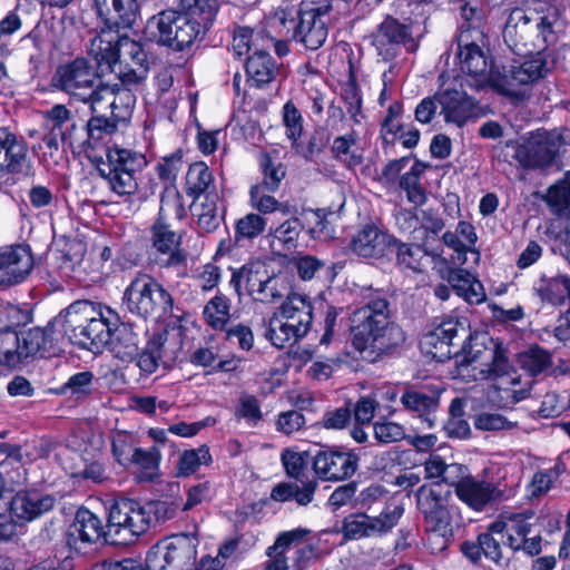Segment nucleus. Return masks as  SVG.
I'll use <instances>...</instances> for the list:
<instances>
[{
    "label": "nucleus",
    "mask_w": 570,
    "mask_h": 570,
    "mask_svg": "<svg viewBox=\"0 0 570 570\" xmlns=\"http://www.w3.org/2000/svg\"><path fill=\"white\" fill-rule=\"evenodd\" d=\"M350 331L357 351L376 355L395 352L406 340L403 328L392 320L386 296L379 293L372 294L364 306L353 312Z\"/></svg>",
    "instance_id": "1"
},
{
    "label": "nucleus",
    "mask_w": 570,
    "mask_h": 570,
    "mask_svg": "<svg viewBox=\"0 0 570 570\" xmlns=\"http://www.w3.org/2000/svg\"><path fill=\"white\" fill-rule=\"evenodd\" d=\"M556 10L541 14L532 8H513L503 28V40L515 53L543 52L558 40Z\"/></svg>",
    "instance_id": "2"
},
{
    "label": "nucleus",
    "mask_w": 570,
    "mask_h": 570,
    "mask_svg": "<svg viewBox=\"0 0 570 570\" xmlns=\"http://www.w3.org/2000/svg\"><path fill=\"white\" fill-rule=\"evenodd\" d=\"M514 149L513 159L525 169H546L570 158L569 129H538L529 134L522 142H508Z\"/></svg>",
    "instance_id": "3"
},
{
    "label": "nucleus",
    "mask_w": 570,
    "mask_h": 570,
    "mask_svg": "<svg viewBox=\"0 0 570 570\" xmlns=\"http://www.w3.org/2000/svg\"><path fill=\"white\" fill-rule=\"evenodd\" d=\"M206 20L188 10H163L148 19L146 32L157 43L183 51L203 39L212 24Z\"/></svg>",
    "instance_id": "4"
},
{
    "label": "nucleus",
    "mask_w": 570,
    "mask_h": 570,
    "mask_svg": "<svg viewBox=\"0 0 570 570\" xmlns=\"http://www.w3.org/2000/svg\"><path fill=\"white\" fill-rule=\"evenodd\" d=\"M53 83L71 99L89 105L90 111H100V104L112 97L110 86L104 85L82 58L60 66L53 76Z\"/></svg>",
    "instance_id": "5"
},
{
    "label": "nucleus",
    "mask_w": 570,
    "mask_h": 570,
    "mask_svg": "<svg viewBox=\"0 0 570 570\" xmlns=\"http://www.w3.org/2000/svg\"><path fill=\"white\" fill-rule=\"evenodd\" d=\"M122 302L127 309L145 320L171 316L174 297L153 275L137 272L125 288Z\"/></svg>",
    "instance_id": "6"
},
{
    "label": "nucleus",
    "mask_w": 570,
    "mask_h": 570,
    "mask_svg": "<svg viewBox=\"0 0 570 570\" xmlns=\"http://www.w3.org/2000/svg\"><path fill=\"white\" fill-rule=\"evenodd\" d=\"M229 284L239 297L242 288L245 287L254 301L265 304L276 303L289 294L285 278L271 275L262 262H250L233 268Z\"/></svg>",
    "instance_id": "7"
},
{
    "label": "nucleus",
    "mask_w": 570,
    "mask_h": 570,
    "mask_svg": "<svg viewBox=\"0 0 570 570\" xmlns=\"http://www.w3.org/2000/svg\"><path fill=\"white\" fill-rule=\"evenodd\" d=\"M146 164L141 154L114 146L108 148L106 160L100 161L97 169L115 194L131 196L138 189L136 175Z\"/></svg>",
    "instance_id": "8"
},
{
    "label": "nucleus",
    "mask_w": 570,
    "mask_h": 570,
    "mask_svg": "<svg viewBox=\"0 0 570 570\" xmlns=\"http://www.w3.org/2000/svg\"><path fill=\"white\" fill-rule=\"evenodd\" d=\"M149 510L139 502L121 498L109 510L106 524V542L127 544L144 534L150 527Z\"/></svg>",
    "instance_id": "9"
},
{
    "label": "nucleus",
    "mask_w": 570,
    "mask_h": 570,
    "mask_svg": "<svg viewBox=\"0 0 570 570\" xmlns=\"http://www.w3.org/2000/svg\"><path fill=\"white\" fill-rule=\"evenodd\" d=\"M150 263L160 271H175L179 276L187 274L188 253L183 247V235L171 224L154 222L149 227Z\"/></svg>",
    "instance_id": "10"
},
{
    "label": "nucleus",
    "mask_w": 570,
    "mask_h": 570,
    "mask_svg": "<svg viewBox=\"0 0 570 570\" xmlns=\"http://www.w3.org/2000/svg\"><path fill=\"white\" fill-rule=\"evenodd\" d=\"M539 518L532 510L522 512H503L499 520L491 523L492 531L498 532L500 539L507 534V544L515 552H523L528 556H537L541 552V533H533L531 539L524 540V533L534 532L538 528Z\"/></svg>",
    "instance_id": "11"
},
{
    "label": "nucleus",
    "mask_w": 570,
    "mask_h": 570,
    "mask_svg": "<svg viewBox=\"0 0 570 570\" xmlns=\"http://www.w3.org/2000/svg\"><path fill=\"white\" fill-rule=\"evenodd\" d=\"M195 541L187 534H178L158 542L147 553V569L191 570L196 561Z\"/></svg>",
    "instance_id": "12"
},
{
    "label": "nucleus",
    "mask_w": 570,
    "mask_h": 570,
    "mask_svg": "<svg viewBox=\"0 0 570 570\" xmlns=\"http://www.w3.org/2000/svg\"><path fill=\"white\" fill-rule=\"evenodd\" d=\"M404 509L401 505L386 508L376 517L365 512L351 513L344 518L341 532L345 540H360L390 532L399 522Z\"/></svg>",
    "instance_id": "13"
},
{
    "label": "nucleus",
    "mask_w": 570,
    "mask_h": 570,
    "mask_svg": "<svg viewBox=\"0 0 570 570\" xmlns=\"http://www.w3.org/2000/svg\"><path fill=\"white\" fill-rule=\"evenodd\" d=\"M331 10V2L302 6L297 11L298 21L294 26L293 39L309 50L321 48L327 39V17Z\"/></svg>",
    "instance_id": "14"
},
{
    "label": "nucleus",
    "mask_w": 570,
    "mask_h": 570,
    "mask_svg": "<svg viewBox=\"0 0 570 570\" xmlns=\"http://www.w3.org/2000/svg\"><path fill=\"white\" fill-rule=\"evenodd\" d=\"M118 51L119 60L115 75L125 86H138L149 72L150 62L147 51L139 41L128 36L120 41Z\"/></svg>",
    "instance_id": "15"
},
{
    "label": "nucleus",
    "mask_w": 570,
    "mask_h": 570,
    "mask_svg": "<svg viewBox=\"0 0 570 570\" xmlns=\"http://www.w3.org/2000/svg\"><path fill=\"white\" fill-rule=\"evenodd\" d=\"M360 458L350 450L328 448L313 459V470L322 481L338 482L350 479L358 469Z\"/></svg>",
    "instance_id": "16"
},
{
    "label": "nucleus",
    "mask_w": 570,
    "mask_h": 570,
    "mask_svg": "<svg viewBox=\"0 0 570 570\" xmlns=\"http://www.w3.org/2000/svg\"><path fill=\"white\" fill-rule=\"evenodd\" d=\"M450 490L440 482L424 484L416 492V504L424 515L425 527L444 529L451 523V514L448 509Z\"/></svg>",
    "instance_id": "17"
},
{
    "label": "nucleus",
    "mask_w": 570,
    "mask_h": 570,
    "mask_svg": "<svg viewBox=\"0 0 570 570\" xmlns=\"http://www.w3.org/2000/svg\"><path fill=\"white\" fill-rule=\"evenodd\" d=\"M459 336L466 337L463 324L458 320H445L422 337L421 350L438 362H445L452 355L459 356V352L453 351L454 340Z\"/></svg>",
    "instance_id": "18"
},
{
    "label": "nucleus",
    "mask_w": 570,
    "mask_h": 570,
    "mask_svg": "<svg viewBox=\"0 0 570 570\" xmlns=\"http://www.w3.org/2000/svg\"><path fill=\"white\" fill-rule=\"evenodd\" d=\"M373 46L385 61L393 60L401 49L413 43L411 29L397 19L387 17L373 33Z\"/></svg>",
    "instance_id": "19"
},
{
    "label": "nucleus",
    "mask_w": 570,
    "mask_h": 570,
    "mask_svg": "<svg viewBox=\"0 0 570 570\" xmlns=\"http://www.w3.org/2000/svg\"><path fill=\"white\" fill-rule=\"evenodd\" d=\"M485 37L483 30L474 29L469 32H460L458 36V57L461 70L473 77L485 78L488 73V60L483 51Z\"/></svg>",
    "instance_id": "20"
},
{
    "label": "nucleus",
    "mask_w": 570,
    "mask_h": 570,
    "mask_svg": "<svg viewBox=\"0 0 570 570\" xmlns=\"http://www.w3.org/2000/svg\"><path fill=\"white\" fill-rule=\"evenodd\" d=\"M435 98L441 106V114L446 122L462 127L470 119L478 118L481 115L479 104L464 91L448 88L438 91Z\"/></svg>",
    "instance_id": "21"
},
{
    "label": "nucleus",
    "mask_w": 570,
    "mask_h": 570,
    "mask_svg": "<svg viewBox=\"0 0 570 570\" xmlns=\"http://www.w3.org/2000/svg\"><path fill=\"white\" fill-rule=\"evenodd\" d=\"M101 538L106 540V527H102L101 520L88 509H79L68 532L70 549L86 553V548Z\"/></svg>",
    "instance_id": "22"
},
{
    "label": "nucleus",
    "mask_w": 570,
    "mask_h": 570,
    "mask_svg": "<svg viewBox=\"0 0 570 570\" xmlns=\"http://www.w3.org/2000/svg\"><path fill=\"white\" fill-rule=\"evenodd\" d=\"M33 258L28 246L16 245L0 249V286L18 284L30 274Z\"/></svg>",
    "instance_id": "23"
},
{
    "label": "nucleus",
    "mask_w": 570,
    "mask_h": 570,
    "mask_svg": "<svg viewBox=\"0 0 570 570\" xmlns=\"http://www.w3.org/2000/svg\"><path fill=\"white\" fill-rule=\"evenodd\" d=\"M55 498L37 490H20L10 500V513L17 523L24 524L40 518L55 507Z\"/></svg>",
    "instance_id": "24"
},
{
    "label": "nucleus",
    "mask_w": 570,
    "mask_h": 570,
    "mask_svg": "<svg viewBox=\"0 0 570 570\" xmlns=\"http://www.w3.org/2000/svg\"><path fill=\"white\" fill-rule=\"evenodd\" d=\"M124 37L126 35H119L117 30L107 27L90 39L88 55L96 61L100 73H115L119 60L118 48Z\"/></svg>",
    "instance_id": "25"
},
{
    "label": "nucleus",
    "mask_w": 570,
    "mask_h": 570,
    "mask_svg": "<svg viewBox=\"0 0 570 570\" xmlns=\"http://www.w3.org/2000/svg\"><path fill=\"white\" fill-rule=\"evenodd\" d=\"M100 306L89 301H77L69 305L58 317L63 333L73 344L85 340L83 333L92 320L100 316Z\"/></svg>",
    "instance_id": "26"
},
{
    "label": "nucleus",
    "mask_w": 570,
    "mask_h": 570,
    "mask_svg": "<svg viewBox=\"0 0 570 570\" xmlns=\"http://www.w3.org/2000/svg\"><path fill=\"white\" fill-rule=\"evenodd\" d=\"M521 63L520 66L512 67L509 75L504 77L507 88L504 92L509 96H520L522 94L518 86H525L538 81L543 78L552 68L553 61L548 59L543 52Z\"/></svg>",
    "instance_id": "27"
},
{
    "label": "nucleus",
    "mask_w": 570,
    "mask_h": 570,
    "mask_svg": "<svg viewBox=\"0 0 570 570\" xmlns=\"http://www.w3.org/2000/svg\"><path fill=\"white\" fill-rule=\"evenodd\" d=\"M441 390L438 386L421 389L409 387L401 396L402 405L410 412L416 413L429 428L435 422V412L440 405Z\"/></svg>",
    "instance_id": "28"
},
{
    "label": "nucleus",
    "mask_w": 570,
    "mask_h": 570,
    "mask_svg": "<svg viewBox=\"0 0 570 570\" xmlns=\"http://www.w3.org/2000/svg\"><path fill=\"white\" fill-rule=\"evenodd\" d=\"M120 318L116 312L109 307L101 308L100 316H97L92 320L90 325L87 326L82 335L85 340L78 342L77 345L95 354L100 353L110 342L112 331L118 326Z\"/></svg>",
    "instance_id": "29"
},
{
    "label": "nucleus",
    "mask_w": 570,
    "mask_h": 570,
    "mask_svg": "<svg viewBox=\"0 0 570 570\" xmlns=\"http://www.w3.org/2000/svg\"><path fill=\"white\" fill-rule=\"evenodd\" d=\"M98 16L108 28H129L139 13L138 0H94Z\"/></svg>",
    "instance_id": "30"
},
{
    "label": "nucleus",
    "mask_w": 570,
    "mask_h": 570,
    "mask_svg": "<svg viewBox=\"0 0 570 570\" xmlns=\"http://www.w3.org/2000/svg\"><path fill=\"white\" fill-rule=\"evenodd\" d=\"M453 485L459 499L476 511L482 510L500 495L494 484L473 476L456 479Z\"/></svg>",
    "instance_id": "31"
},
{
    "label": "nucleus",
    "mask_w": 570,
    "mask_h": 570,
    "mask_svg": "<svg viewBox=\"0 0 570 570\" xmlns=\"http://www.w3.org/2000/svg\"><path fill=\"white\" fill-rule=\"evenodd\" d=\"M28 147L22 138H18L8 128H0V169L11 173H23L29 168Z\"/></svg>",
    "instance_id": "32"
},
{
    "label": "nucleus",
    "mask_w": 570,
    "mask_h": 570,
    "mask_svg": "<svg viewBox=\"0 0 570 570\" xmlns=\"http://www.w3.org/2000/svg\"><path fill=\"white\" fill-rule=\"evenodd\" d=\"M276 312L304 336L308 333L313 322V307L307 296L291 293Z\"/></svg>",
    "instance_id": "33"
},
{
    "label": "nucleus",
    "mask_w": 570,
    "mask_h": 570,
    "mask_svg": "<svg viewBox=\"0 0 570 570\" xmlns=\"http://www.w3.org/2000/svg\"><path fill=\"white\" fill-rule=\"evenodd\" d=\"M387 236L374 226L360 230L351 242V249L364 258H379L385 254Z\"/></svg>",
    "instance_id": "34"
},
{
    "label": "nucleus",
    "mask_w": 570,
    "mask_h": 570,
    "mask_svg": "<svg viewBox=\"0 0 570 570\" xmlns=\"http://www.w3.org/2000/svg\"><path fill=\"white\" fill-rule=\"evenodd\" d=\"M441 254L440 247L430 248L426 242L421 245L401 243L397 245L396 261L404 268L422 272L426 266L428 257L435 261L441 257Z\"/></svg>",
    "instance_id": "35"
},
{
    "label": "nucleus",
    "mask_w": 570,
    "mask_h": 570,
    "mask_svg": "<svg viewBox=\"0 0 570 570\" xmlns=\"http://www.w3.org/2000/svg\"><path fill=\"white\" fill-rule=\"evenodd\" d=\"M45 128L57 135L63 145H72V135L77 129V122L71 111L65 105H55L43 112Z\"/></svg>",
    "instance_id": "36"
},
{
    "label": "nucleus",
    "mask_w": 570,
    "mask_h": 570,
    "mask_svg": "<svg viewBox=\"0 0 570 570\" xmlns=\"http://www.w3.org/2000/svg\"><path fill=\"white\" fill-rule=\"evenodd\" d=\"M246 72L256 87H262L275 79L278 66L265 49L256 48L247 58Z\"/></svg>",
    "instance_id": "37"
},
{
    "label": "nucleus",
    "mask_w": 570,
    "mask_h": 570,
    "mask_svg": "<svg viewBox=\"0 0 570 570\" xmlns=\"http://www.w3.org/2000/svg\"><path fill=\"white\" fill-rule=\"evenodd\" d=\"M448 283L466 302L481 303L485 298L482 284L466 269L456 268L449 271Z\"/></svg>",
    "instance_id": "38"
},
{
    "label": "nucleus",
    "mask_w": 570,
    "mask_h": 570,
    "mask_svg": "<svg viewBox=\"0 0 570 570\" xmlns=\"http://www.w3.org/2000/svg\"><path fill=\"white\" fill-rule=\"evenodd\" d=\"M317 485L318 483L315 479H307L302 485L282 482L273 488L271 498L277 502L295 500L297 504L304 507L313 501Z\"/></svg>",
    "instance_id": "39"
},
{
    "label": "nucleus",
    "mask_w": 570,
    "mask_h": 570,
    "mask_svg": "<svg viewBox=\"0 0 570 570\" xmlns=\"http://www.w3.org/2000/svg\"><path fill=\"white\" fill-rule=\"evenodd\" d=\"M20 354L23 361L35 356H46L52 348L51 338L46 330L35 327L18 332Z\"/></svg>",
    "instance_id": "40"
},
{
    "label": "nucleus",
    "mask_w": 570,
    "mask_h": 570,
    "mask_svg": "<svg viewBox=\"0 0 570 570\" xmlns=\"http://www.w3.org/2000/svg\"><path fill=\"white\" fill-rule=\"evenodd\" d=\"M535 292L543 302L561 306L567 299H570V277L568 275L543 276Z\"/></svg>",
    "instance_id": "41"
},
{
    "label": "nucleus",
    "mask_w": 570,
    "mask_h": 570,
    "mask_svg": "<svg viewBox=\"0 0 570 570\" xmlns=\"http://www.w3.org/2000/svg\"><path fill=\"white\" fill-rule=\"evenodd\" d=\"M331 151L333 157L347 168L352 169L363 161V149L357 145L354 130L338 136L333 140Z\"/></svg>",
    "instance_id": "42"
},
{
    "label": "nucleus",
    "mask_w": 570,
    "mask_h": 570,
    "mask_svg": "<svg viewBox=\"0 0 570 570\" xmlns=\"http://www.w3.org/2000/svg\"><path fill=\"white\" fill-rule=\"evenodd\" d=\"M265 337L277 348H284L287 344H293L304 337L295 326L288 323L275 311L268 320Z\"/></svg>",
    "instance_id": "43"
},
{
    "label": "nucleus",
    "mask_w": 570,
    "mask_h": 570,
    "mask_svg": "<svg viewBox=\"0 0 570 570\" xmlns=\"http://www.w3.org/2000/svg\"><path fill=\"white\" fill-rule=\"evenodd\" d=\"M112 89V97L109 100L102 101L104 111L109 110V117L119 124L127 122L132 112V105L135 96L128 88H119L118 85L110 87Z\"/></svg>",
    "instance_id": "44"
},
{
    "label": "nucleus",
    "mask_w": 570,
    "mask_h": 570,
    "mask_svg": "<svg viewBox=\"0 0 570 570\" xmlns=\"http://www.w3.org/2000/svg\"><path fill=\"white\" fill-rule=\"evenodd\" d=\"M114 355L125 362L134 361L138 355V336L131 328H114L112 336L108 345Z\"/></svg>",
    "instance_id": "45"
},
{
    "label": "nucleus",
    "mask_w": 570,
    "mask_h": 570,
    "mask_svg": "<svg viewBox=\"0 0 570 570\" xmlns=\"http://www.w3.org/2000/svg\"><path fill=\"white\" fill-rule=\"evenodd\" d=\"M185 216L183 197L175 185H165L160 196L158 217L155 222L170 224V219L180 220Z\"/></svg>",
    "instance_id": "46"
},
{
    "label": "nucleus",
    "mask_w": 570,
    "mask_h": 570,
    "mask_svg": "<svg viewBox=\"0 0 570 570\" xmlns=\"http://www.w3.org/2000/svg\"><path fill=\"white\" fill-rule=\"evenodd\" d=\"M166 337L161 334L153 335L146 346L139 351L136 355V364L139 367L141 374L151 375L159 366L161 360L163 348L165 345Z\"/></svg>",
    "instance_id": "47"
},
{
    "label": "nucleus",
    "mask_w": 570,
    "mask_h": 570,
    "mask_svg": "<svg viewBox=\"0 0 570 570\" xmlns=\"http://www.w3.org/2000/svg\"><path fill=\"white\" fill-rule=\"evenodd\" d=\"M203 316L207 325L216 331H224L230 321V301L217 294L204 306Z\"/></svg>",
    "instance_id": "48"
},
{
    "label": "nucleus",
    "mask_w": 570,
    "mask_h": 570,
    "mask_svg": "<svg viewBox=\"0 0 570 570\" xmlns=\"http://www.w3.org/2000/svg\"><path fill=\"white\" fill-rule=\"evenodd\" d=\"M299 532H282L277 535L273 546L268 547L266 554L268 560L265 570H288L286 552L291 550V543L298 538Z\"/></svg>",
    "instance_id": "49"
},
{
    "label": "nucleus",
    "mask_w": 570,
    "mask_h": 570,
    "mask_svg": "<svg viewBox=\"0 0 570 570\" xmlns=\"http://www.w3.org/2000/svg\"><path fill=\"white\" fill-rule=\"evenodd\" d=\"M213 174L205 163H194L189 166L186 176L187 194L195 199L200 195L212 193L209 189L213 186Z\"/></svg>",
    "instance_id": "50"
},
{
    "label": "nucleus",
    "mask_w": 570,
    "mask_h": 570,
    "mask_svg": "<svg viewBox=\"0 0 570 570\" xmlns=\"http://www.w3.org/2000/svg\"><path fill=\"white\" fill-rule=\"evenodd\" d=\"M217 198L215 193H208L200 204L194 205L193 213L197 217L198 227L206 233L215 230L222 220L217 212Z\"/></svg>",
    "instance_id": "51"
},
{
    "label": "nucleus",
    "mask_w": 570,
    "mask_h": 570,
    "mask_svg": "<svg viewBox=\"0 0 570 570\" xmlns=\"http://www.w3.org/2000/svg\"><path fill=\"white\" fill-rule=\"evenodd\" d=\"M542 198L553 214L570 213V170L562 180L550 186Z\"/></svg>",
    "instance_id": "52"
},
{
    "label": "nucleus",
    "mask_w": 570,
    "mask_h": 570,
    "mask_svg": "<svg viewBox=\"0 0 570 570\" xmlns=\"http://www.w3.org/2000/svg\"><path fill=\"white\" fill-rule=\"evenodd\" d=\"M518 361L521 368L527 371L531 376L539 375L552 365L551 354L538 345L530 346L528 350L521 352Z\"/></svg>",
    "instance_id": "53"
},
{
    "label": "nucleus",
    "mask_w": 570,
    "mask_h": 570,
    "mask_svg": "<svg viewBox=\"0 0 570 570\" xmlns=\"http://www.w3.org/2000/svg\"><path fill=\"white\" fill-rule=\"evenodd\" d=\"M304 229V223L298 217H291L275 228H271L269 236L273 237V244L277 242L283 249H294L301 232Z\"/></svg>",
    "instance_id": "54"
},
{
    "label": "nucleus",
    "mask_w": 570,
    "mask_h": 570,
    "mask_svg": "<svg viewBox=\"0 0 570 570\" xmlns=\"http://www.w3.org/2000/svg\"><path fill=\"white\" fill-rule=\"evenodd\" d=\"M424 470L426 479H436L443 485H453L462 465L446 464L440 455H431L424 463Z\"/></svg>",
    "instance_id": "55"
},
{
    "label": "nucleus",
    "mask_w": 570,
    "mask_h": 570,
    "mask_svg": "<svg viewBox=\"0 0 570 570\" xmlns=\"http://www.w3.org/2000/svg\"><path fill=\"white\" fill-rule=\"evenodd\" d=\"M139 466L136 479L139 482H153L158 478L159 453L156 449L148 451L136 449L132 453V461Z\"/></svg>",
    "instance_id": "56"
},
{
    "label": "nucleus",
    "mask_w": 570,
    "mask_h": 570,
    "mask_svg": "<svg viewBox=\"0 0 570 570\" xmlns=\"http://www.w3.org/2000/svg\"><path fill=\"white\" fill-rule=\"evenodd\" d=\"M289 532H299L298 538L291 543V549H294L293 569L305 570L317 560V548L304 540L308 533L307 530L298 528Z\"/></svg>",
    "instance_id": "57"
},
{
    "label": "nucleus",
    "mask_w": 570,
    "mask_h": 570,
    "mask_svg": "<svg viewBox=\"0 0 570 570\" xmlns=\"http://www.w3.org/2000/svg\"><path fill=\"white\" fill-rule=\"evenodd\" d=\"M92 116L87 122V135L89 144L98 142L106 136L112 135L118 125L105 111L100 104V111H91Z\"/></svg>",
    "instance_id": "58"
},
{
    "label": "nucleus",
    "mask_w": 570,
    "mask_h": 570,
    "mask_svg": "<svg viewBox=\"0 0 570 570\" xmlns=\"http://www.w3.org/2000/svg\"><path fill=\"white\" fill-rule=\"evenodd\" d=\"M19 334L16 331L7 330L0 332V364L8 367H16L23 362L20 354Z\"/></svg>",
    "instance_id": "59"
},
{
    "label": "nucleus",
    "mask_w": 570,
    "mask_h": 570,
    "mask_svg": "<svg viewBox=\"0 0 570 570\" xmlns=\"http://www.w3.org/2000/svg\"><path fill=\"white\" fill-rule=\"evenodd\" d=\"M210 460L209 449L206 445L186 450L181 453L177 463L178 474L188 476L195 473L200 465L209 464Z\"/></svg>",
    "instance_id": "60"
},
{
    "label": "nucleus",
    "mask_w": 570,
    "mask_h": 570,
    "mask_svg": "<svg viewBox=\"0 0 570 570\" xmlns=\"http://www.w3.org/2000/svg\"><path fill=\"white\" fill-rule=\"evenodd\" d=\"M420 174L421 170L415 165L400 179L401 189L405 191L407 200L415 206H422L428 200L425 189L420 183Z\"/></svg>",
    "instance_id": "61"
},
{
    "label": "nucleus",
    "mask_w": 570,
    "mask_h": 570,
    "mask_svg": "<svg viewBox=\"0 0 570 570\" xmlns=\"http://www.w3.org/2000/svg\"><path fill=\"white\" fill-rule=\"evenodd\" d=\"M12 461H2L0 463V498L3 492H12L16 487H20L27 481V470L23 464L17 463L11 466Z\"/></svg>",
    "instance_id": "62"
},
{
    "label": "nucleus",
    "mask_w": 570,
    "mask_h": 570,
    "mask_svg": "<svg viewBox=\"0 0 570 570\" xmlns=\"http://www.w3.org/2000/svg\"><path fill=\"white\" fill-rule=\"evenodd\" d=\"M259 164L264 177L262 183L256 186H264L267 191H275L286 175L284 166L272 159L268 154L261 156Z\"/></svg>",
    "instance_id": "63"
},
{
    "label": "nucleus",
    "mask_w": 570,
    "mask_h": 570,
    "mask_svg": "<svg viewBox=\"0 0 570 570\" xmlns=\"http://www.w3.org/2000/svg\"><path fill=\"white\" fill-rule=\"evenodd\" d=\"M266 224V219L259 214H247L236 223L235 239H253L265 230Z\"/></svg>",
    "instance_id": "64"
}]
</instances>
